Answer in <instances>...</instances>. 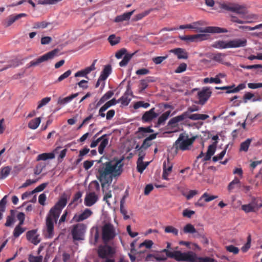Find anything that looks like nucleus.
Segmentation results:
<instances>
[{"label":"nucleus","instance_id":"nucleus-4","mask_svg":"<svg viewBox=\"0 0 262 262\" xmlns=\"http://www.w3.org/2000/svg\"><path fill=\"white\" fill-rule=\"evenodd\" d=\"M207 23L203 20H200L193 23L191 24L186 25H181L179 29H192L197 32L201 33H227L228 31L227 29L223 28H220L219 27H203V26L206 25Z\"/></svg>","mask_w":262,"mask_h":262},{"label":"nucleus","instance_id":"nucleus-58","mask_svg":"<svg viewBox=\"0 0 262 262\" xmlns=\"http://www.w3.org/2000/svg\"><path fill=\"white\" fill-rule=\"evenodd\" d=\"M187 64L185 63H181L178 68L175 70L176 73H181L186 71Z\"/></svg>","mask_w":262,"mask_h":262},{"label":"nucleus","instance_id":"nucleus-24","mask_svg":"<svg viewBox=\"0 0 262 262\" xmlns=\"http://www.w3.org/2000/svg\"><path fill=\"white\" fill-rule=\"evenodd\" d=\"M25 15L26 14L25 13H20L17 15H10L6 20V26L9 27L11 26L16 20L19 19V18Z\"/></svg>","mask_w":262,"mask_h":262},{"label":"nucleus","instance_id":"nucleus-26","mask_svg":"<svg viewBox=\"0 0 262 262\" xmlns=\"http://www.w3.org/2000/svg\"><path fill=\"white\" fill-rule=\"evenodd\" d=\"M157 136V134H152L150 135H149L148 137H147L143 142V143L142 144V147L144 149H146L147 148H148L150 145H151V141L152 140L155 139Z\"/></svg>","mask_w":262,"mask_h":262},{"label":"nucleus","instance_id":"nucleus-44","mask_svg":"<svg viewBox=\"0 0 262 262\" xmlns=\"http://www.w3.org/2000/svg\"><path fill=\"white\" fill-rule=\"evenodd\" d=\"M246 88V84L245 83H241L237 85V87L235 86L232 88V90L226 91L227 94L234 93L239 92V91L244 89Z\"/></svg>","mask_w":262,"mask_h":262},{"label":"nucleus","instance_id":"nucleus-2","mask_svg":"<svg viewBox=\"0 0 262 262\" xmlns=\"http://www.w3.org/2000/svg\"><path fill=\"white\" fill-rule=\"evenodd\" d=\"M67 203V198L61 196L55 205L51 208L46 219L47 232L48 237L51 238L54 234V221L57 222L62 209Z\"/></svg>","mask_w":262,"mask_h":262},{"label":"nucleus","instance_id":"nucleus-41","mask_svg":"<svg viewBox=\"0 0 262 262\" xmlns=\"http://www.w3.org/2000/svg\"><path fill=\"white\" fill-rule=\"evenodd\" d=\"M164 231L167 233H172L176 236H177L179 233V230L172 226H167L165 227Z\"/></svg>","mask_w":262,"mask_h":262},{"label":"nucleus","instance_id":"nucleus-29","mask_svg":"<svg viewBox=\"0 0 262 262\" xmlns=\"http://www.w3.org/2000/svg\"><path fill=\"white\" fill-rule=\"evenodd\" d=\"M170 114V111H168L162 114L158 118L156 126H159L163 124L165 121L168 119Z\"/></svg>","mask_w":262,"mask_h":262},{"label":"nucleus","instance_id":"nucleus-30","mask_svg":"<svg viewBox=\"0 0 262 262\" xmlns=\"http://www.w3.org/2000/svg\"><path fill=\"white\" fill-rule=\"evenodd\" d=\"M240 187V180L237 178L235 177L233 181H232L227 187L228 190L231 192L235 188Z\"/></svg>","mask_w":262,"mask_h":262},{"label":"nucleus","instance_id":"nucleus-64","mask_svg":"<svg viewBox=\"0 0 262 262\" xmlns=\"http://www.w3.org/2000/svg\"><path fill=\"white\" fill-rule=\"evenodd\" d=\"M226 152V149L223 150L220 154L215 156L213 157L212 160L214 162H216L219 160L222 159L224 156H225Z\"/></svg>","mask_w":262,"mask_h":262},{"label":"nucleus","instance_id":"nucleus-32","mask_svg":"<svg viewBox=\"0 0 262 262\" xmlns=\"http://www.w3.org/2000/svg\"><path fill=\"white\" fill-rule=\"evenodd\" d=\"M104 137L100 141L101 143L98 147V152L100 154L102 155L104 152V149L108 144V139Z\"/></svg>","mask_w":262,"mask_h":262},{"label":"nucleus","instance_id":"nucleus-21","mask_svg":"<svg viewBox=\"0 0 262 262\" xmlns=\"http://www.w3.org/2000/svg\"><path fill=\"white\" fill-rule=\"evenodd\" d=\"M216 142H215L213 144L209 145L206 154L204 158V161L209 160L211 159L212 156L214 155L216 149Z\"/></svg>","mask_w":262,"mask_h":262},{"label":"nucleus","instance_id":"nucleus-60","mask_svg":"<svg viewBox=\"0 0 262 262\" xmlns=\"http://www.w3.org/2000/svg\"><path fill=\"white\" fill-rule=\"evenodd\" d=\"M107 134H104V135H102V136H101L100 137L97 139L96 140H94L91 142V143L90 144V147L91 148L95 147L98 145V143L100 142L102 139H103V137H107Z\"/></svg>","mask_w":262,"mask_h":262},{"label":"nucleus","instance_id":"nucleus-12","mask_svg":"<svg viewBox=\"0 0 262 262\" xmlns=\"http://www.w3.org/2000/svg\"><path fill=\"white\" fill-rule=\"evenodd\" d=\"M188 116V112H185L180 115L177 116L175 117L171 118L168 122L167 127L168 128H174L178 126V123L182 121L185 119L187 118Z\"/></svg>","mask_w":262,"mask_h":262},{"label":"nucleus","instance_id":"nucleus-55","mask_svg":"<svg viewBox=\"0 0 262 262\" xmlns=\"http://www.w3.org/2000/svg\"><path fill=\"white\" fill-rule=\"evenodd\" d=\"M217 198L216 195H210L207 192L204 193L202 195V198L204 199L205 202H209Z\"/></svg>","mask_w":262,"mask_h":262},{"label":"nucleus","instance_id":"nucleus-1","mask_svg":"<svg viewBox=\"0 0 262 262\" xmlns=\"http://www.w3.org/2000/svg\"><path fill=\"white\" fill-rule=\"evenodd\" d=\"M124 157L120 159L115 158L113 160L102 163L98 168L96 175L98 180L101 183L103 191L105 185L108 186L112 183L113 178L120 176L123 171Z\"/></svg>","mask_w":262,"mask_h":262},{"label":"nucleus","instance_id":"nucleus-13","mask_svg":"<svg viewBox=\"0 0 262 262\" xmlns=\"http://www.w3.org/2000/svg\"><path fill=\"white\" fill-rule=\"evenodd\" d=\"M211 95V92L208 88L203 89L198 93L199 103L203 105L208 100Z\"/></svg>","mask_w":262,"mask_h":262},{"label":"nucleus","instance_id":"nucleus-40","mask_svg":"<svg viewBox=\"0 0 262 262\" xmlns=\"http://www.w3.org/2000/svg\"><path fill=\"white\" fill-rule=\"evenodd\" d=\"M251 142V139H247L246 141L242 142L241 144L240 150L247 151Z\"/></svg>","mask_w":262,"mask_h":262},{"label":"nucleus","instance_id":"nucleus-59","mask_svg":"<svg viewBox=\"0 0 262 262\" xmlns=\"http://www.w3.org/2000/svg\"><path fill=\"white\" fill-rule=\"evenodd\" d=\"M154 243L151 240H145L140 244V247H145L147 249H150L153 245Z\"/></svg>","mask_w":262,"mask_h":262},{"label":"nucleus","instance_id":"nucleus-27","mask_svg":"<svg viewBox=\"0 0 262 262\" xmlns=\"http://www.w3.org/2000/svg\"><path fill=\"white\" fill-rule=\"evenodd\" d=\"M114 92L113 91H109L107 92L99 100L98 102L97 103L95 108L97 107L107 100L110 99L113 95Z\"/></svg>","mask_w":262,"mask_h":262},{"label":"nucleus","instance_id":"nucleus-8","mask_svg":"<svg viewBox=\"0 0 262 262\" xmlns=\"http://www.w3.org/2000/svg\"><path fill=\"white\" fill-rule=\"evenodd\" d=\"M116 236L114 226L110 223L105 224L102 228V237L105 243L113 239Z\"/></svg>","mask_w":262,"mask_h":262},{"label":"nucleus","instance_id":"nucleus-28","mask_svg":"<svg viewBox=\"0 0 262 262\" xmlns=\"http://www.w3.org/2000/svg\"><path fill=\"white\" fill-rule=\"evenodd\" d=\"M209 116L208 115L206 114H193L191 115H189L188 113V116L187 118L192 120H204L207 118H208Z\"/></svg>","mask_w":262,"mask_h":262},{"label":"nucleus","instance_id":"nucleus-42","mask_svg":"<svg viewBox=\"0 0 262 262\" xmlns=\"http://www.w3.org/2000/svg\"><path fill=\"white\" fill-rule=\"evenodd\" d=\"M209 35L205 34H198L193 35V41H202L208 38Z\"/></svg>","mask_w":262,"mask_h":262},{"label":"nucleus","instance_id":"nucleus-62","mask_svg":"<svg viewBox=\"0 0 262 262\" xmlns=\"http://www.w3.org/2000/svg\"><path fill=\"white\" fill-rule=\"evenodd\" d=\"M48 24L46 21L36 22L34 23V28H45L47 27Z\"/></svg>","mask_w":262,"mask_h":262},{"label":"nucleus","instance_id":"nucleus-36","mask_svg":"<svg viewBox=\"0 0 262 262\" xmlns=\"http://www.w3.org/2000/svg\"><path fill=\"white\" fill-rule=\"evenodd\" d=\"M165 254H166V255H167V254L166 253H165ZM151 257H154V258L156 259V261H158L166 260L167 259V257H169L168 256H167V255L165 256L164 255H161V254H157L156 255L154 256L152 254H149L147 255L146 259L149 260V258Z\"/></svg>","mask_w":262,"mask_h":262},{"label":"nucleus","instance_id":"nucleus-5","mask_svg":"<svg viewBox=\"0 0 262 262\" xmlns=\"http://www.w3.org/2000/svg\"><path fill=\"white\" fill-rule=\"evenodd\" d=\"M194 141V138H189L187 134L183 133L179 135L178 139L173 144V148L176 152L179 150L185 151L189 149Z\"/></svg>","mask_w":262,"mask_h":262},{"label":"nucleus","instance_id":"nucleus-19","mask_svg":"<svg viewBox=\"0 0 262 262\" xmlns=\"http://www.w3.org/2000/svg\"><path fill=\"white\" fill-rule=\"evenodd\" d=\"M169 52L177 55L179 59L188 58V54L184 49L176 48L170 50Z\"/></svg>","mask_w":262,"mask_h":262},{"label":"nucleus","instance_id":"nucleus-16","mask_svg":"<svg viewBox=\"0 0 262 262\" xmlns=\"http://www.w3.org/2000/svg\"><path fill=\"white\" fill-rule=\"evenodd\" d=\"M247 40L246 38H236L229 40L230 48L244 47L247 45Z\"/></svg>","mask_w":262,"mask_h":262},{"label":"nucleus","instance_id":"nucleus-38","mask_svg":"<svg viewBox=\"0 0 262 262\" xmlns=\"http://www.w3.org/2000/svg\"><path fill=\"white\" fill-rule=\"evenodd\" d=\"M183 231L185 233L193 234L196 233V230L191 224H186L183 228Z\"/></svg>","mask_w":262,"mask_h":262},{"label":"nucleus","instance_id":"nucleus-35","mask_svg":"<svg viewBox=\"0 0 262 262\" xmlns=\"http://www.w3.org/2000/svg\"><path fill=\"white\" fill-rule=\"evenodd\" d=\"M135 54V53L125 54L123 59L119 62V66L121 67L126 66Z\"/></svg>","mask_w":262,"mask_h":262},{"label":"nucleus","instance_id":"nucleus-50","mask_svg":"<svg viewBox=\"0 0 262 262\" xmlns=\"http://www.w3.org/2000/svg\"><path fill=\"white\" fill-rule=\"evenodd\" d=\"M150 106V104L148 102H144V101H138L134 104V108L138 109L140 107L147 108Z\"/></svg>","mask_w":262,"mask_h":262},{"label":"nucleus","instance_id":"nucleus-63","mask_svg":"<svg viewBox=\"0 0 262 262\" xmlns=\"http://www.w3.org/2000/svg\"><path fill=\"white\" fill-rule=\"evenodd\" d=\"M126 49L122 48L116 53L115 57L118 59H120L122 57L123 55L126 54Z\"/></svg>","mask_w":262,"mask_h":262},{"label":"nucleus","instance_id":"nucleus-54","mask_svg":"<svg viewBox=\"0 0 262 262\" xmlns=\"http://www.w3.org/2000/svg\"><path fill=\"white\" fill-rule=\"evenodd\" d=\"M62 0H39L38 4L41 5H53Z\"/></svg>","mask_w":262,"mask_h":262},{"label":"nucleus","instance_id":"nucleus-56","mask_svg":"<svg viewBox=\"0 0 262 262\" xmlns=\"http://www.w3.org/2000/svg\"><path fill=\"white\" fill-rule=\"evenodd\" d=\"M167 57H168L167 55L165 56H158V57H154L152 59V60L156 64H159L161 63Z\"/></svg>","mask_w":262,"mask_h":262},{"label":"nucleus","instance_id":"nucleus-23","mask_svg":"<svg viewBox=\"0 0 262 262\" xmlns=\"http://www.w3.org/2000/svg\"><path fill=\"white\" fill-rule=\"evenodd\" d=\"M212 47L214 48L219 49H224L230 48L229 41H226L224 40H217L215 41L212 45Z\"/></svg>","mask_w":262,"mask_h":262},{"label":"nucleus","instance_id":"nucleus-52","mask_svg":"<svg viewBox=\"0 0 262 262\" xmlns=\"http://www.w3.org/2000/svg\"><path fill=\"white\" fill-rule=\"evenodd\" d=\"M117 101H118V103L120 102L122 105L126 106L129 103L130 99H128V96L126 94H124L117 100Z\"/></svg>","mask_w":262,"mask_h":262},{"label":"nucleus","instance_id":"nucleus-7","mask_svg":"<svg viewBox=\"0 0 262 262\" xmlns=\"http://www.w3.org/2000/svg\"><path fill=\"white\" fill-rule=\"evenodd\" d=\"M86 226L82 223H78L73 226L71 234L74 241H81L84 239Z\"/></svg>","mask_w":262,"mask_h":262},{"label":"nucleus","instance_id":"nucleus-6","mask_svg":"<svg viewBox=\"0 0 262 262\" xmlns=\"http://www.w3.org/2000/svg\"><path fill=\"white\" fill-rule=\"evenodd\" d=\"M219 7L221 9L227 11L235 12L240 15H245L247 13L246 8L242 5L235 3H219Z\"/></svg>","mask_w":262,"mask_h":262},{"label":"nucleus","instance_id":"nucleus-25","mask_svg":"<svg viewBox=\"0 0 262 262\" xmlns=\"http://www.w3.org/2000/svg\"><path fill=\"white\" fill-rule=\"evenodd\" d=\"M155 80L152 77H147L144 79H142L140 82V91H143L148 86V83L150 82H154Z\"/></svg>","mask_w":262,"mask_h":262},{"label":"nucleus","instance_id":"nucleus-34","mask_svg":"<svg viewBox=\"0 0 262 262\" xmlns=\"http://www.w3.org/2000/svg\"><path fill=\"white\" fill-rule=\"evenodd\" d=\"M78 93H75L69 96L66 97L64 98L59 99V100H58V103L60 104H65L66 103H68L69 102H70L72 100H73L74 98L78 96Z\"/></svg>","mask_w":262,"mask_h":262},{"label":"nucleus","instance_id":"nucleus-47","mask_svg":"<svg viewBox=\"0 0 262 262\" xmlns=\"http://www.w3.org/2000/svg\"><path fill=\"white\" fill-rule=\"evenodd\" d=\"M225 249L228 252L232 253L234 254H238L239 251L237 247L232 245L226 246Z\"/></svg>","mask_w":262,"mask_h":262},{"label":"nucleus","instance_id":"nucleus-39","mask_svg":"<svg viewBox=\"0 0 262 262\" xmlns=\"http://www.w3.org/2000/svg\"><path fill=\"white\" fill-rule=\"evenodd\" d=\"M108 40L112 46H115L120 42V37H116L115 35L112 34L109 36Z\"/></svg>","mask_w":262,"mask_h":262},{"label":"nucleus","instance_id":"nucleus-11","mask_svg":"<svg viewBox=\"0 0 262 262\" xmlns=\"http://www.w3.org/2000/svg\"><path fill=\"white\" fill-rule=\"evenodd\" d=\"M59 52L58 49H55L50 52L47 53L42 56L37 58L35 61H34V66L39 64L42 62L53 59L56 56Z\"/></svg>","mask_w":262,"mask_h":262},{"label":"nucleus","instance_id":"nucleus-46","mask_svg":"<svg viewBox=\"0 0 262 262\" xmlns=\"http://www.w3.org/2000/svg\"><path fill=\"white\" fill-rule=\"evenodd\" d=\"M71 73L72 71L71 70L67 71L58 78V79L55 81V83H58L62 81L66 78H68L71 74Z\"/></svg>","mask_w":262,"mask_h":262},{"label":"nucleus","instance_id":"nucleus-3","mask_svg":"<svg viewBox=\"0 0 262 262\" xmlns=\"http://www.w3.org/2000/svg\"><path fill=\"white\" fill-rule=\"evenodd\" d=\"M161 252L166 253L169 258H174L178 261L214 262V261L213 258L209 257H198L195 253L191 251L182 253L180 251L171 252L166 249H163Z\"/></svg>","mask_w":262,"mask_h":262},{"label":"nucleus","instance_id":"nucleus-43","mask_svg":"<svg viewBox=\"0 0 262 262\" xmlns=\"http://www.w3.org/2000/svg\"><path fill=\"white\" fill-rule=\"evenodd\" d=\"M153 132L154 130L151 128L150 126L146 127H140L138 128V132L140 134H142L143 137L146 136V133H152Z\"/></svg>","mask_w":262,"mask_h":262},{"label":"nucleus","instance_id":"nucleus-17","mask_svg":"<svg viewBox=\"0 0 262 262\" xmlns=\"http://www.w3.org/2000/svg\"><path fill=\"white\" fill-rule=\"evenodd\" d=\"M158 114L155 112V108H152L143 115L142 119L143 122H149L158 117Z\"/></svg>","mask_w":262,"mask_h":262},{"label":"nucleus","instance_id":"nucleus-18","mask_svg":"<svg viewBox=\"0 0 262 262\" xmlns=\"http://www.w3.org/2000/svg\"><path fill=\"white\" fill-rule=\"evenodd\" d=\"M112 71V68L110 65H107L103 69V71H102L100 77V79H102L103 82L101 84V88L103 89L105 85V82L104 81L107 79V78L108 77L109 75L111 74Z\"/></svg>","mask_w":262,"mask_h":262},{"label":"nucleus","instance_id":"nucleus-10","mask_svg":"<svg viewBox=\"0 0 262 262\" xmlns=\"http://www.w3.org/2000/svg\"><path fill=\"white\" fill-rule=\"evenodd\" d=\"M92 214L93 212L91 209L86 208L80 214H75L72 219L71 223L82 222L90 217Z\"/></svg>","mask_w":262,"mask_h":262},{"label":"nucleus","instance_id":"nucleus-53","mask_svg":"<svg viewBox=\"0 0 262 262\" xmlns=\"http://www.w3.org/2000/svg\"><path fill=\"white\" fill-rule=\"evenodd\" d=\"M204 82L206 83H215L216 84L221 83V80L218 77L216 76L214 78H205L204 79Z\"/></svg>","mask_w":262,"mask_h":262},{"label":"nucleus","instance_id":"nucleus-31","mask_svg":"<svg viewBox=\"0 0 262 262\" xmlns=\"http://www.w3.org/2000/svg\"><path fill=\"white\" fill-rule=\"evenodd\" d=\"M55 158V155L53 152L50 153H43L39 155L37 158L36 161H45L48 159H52Z\"/></svg>","mask_w":262,"mask_h":262},{"label":"nucleus","instance_id":"nucleus-15","mask_svg":"<svg viewBox=\"0 0 262 262\" xmlns=\"http://www.w3.org/2000/svg\"><path fill=\"white\" fill-rule=\"evenodd\" d=\"M98 200V196L95 192H92L87 193L84 199V204L86 206L90 207L95 204Z\"/></svg>","mask_w":262,"mask_h":262},{"label":"nucleus","instance_id":"nucleus-49","mask_svg":"<svg viewBox=\"0 0 262 262\" xmlns=\"http://www.w3.org/2000/svg\"><path fill=\"white\" fill-rule=\"evenodd\" d=\"M51 97H47L42 99L40 101L38 102V104L37 107V109H39L40 108L46 105L51 101Z\"/></svg>","mask_w":262,"mask_h":262},{"label":"nucleus","instance_id":"nucleus-45","mask_svg":"<svg viewBox=\"0 0 262 262\" xmlns=\"http://www.w3.org/2000/svg\"><path fill=\"white\" fill-rule=\"evenodd\" d=\"M21 225H18L15 227L13 231V236L15 237H18L21 234H22L25 230L21 227Z\"/></svg>","mask_w":262,"mask_h":262},{"label":"nucleus","instance_id":"nucleus-33","mask_svg":"<svg viewBox=\"0 0 262 262\" xmlns=\"http://www.w3.org/2000/svg\"><path fill=\"white\" fill-rule=\"evenodd\" d=\"M21 64V62L17 58L10 61L9 64L5 66L4 68L0 69V72L5 70L9 68H15Z\"/></svg>","mask_w":262,"mask_h":262},{"label":"nucleus","instance_id":"nucleus-20","mask_svg":"<svg viewBox=\"0 0 262 262\" xmlns=\"http://www.w3.org/2000/svg\"><path fill=\"white\" fill-rule=\"evenodd\" d=\"M226 56V54L225 53H216L211 54L210 58L214 61L225 64V58Z\"/></svg>","mask_w":262,"mask_h":262},{"label":"nucleus","instance_id":"nucleus-48","mask_svg":"<svg viewBox=\"0 0 262 262\" xmlns=\"http://www.w3.org/2000/svg\"><path fill=\"white\" fill-rule=\"evenodd\" d=\"M7 195H5L0 201V212L3 213L6 210Z\"/></svg>","mask_w":262,"mask_h":262},{"label":"nucleus","instance_id":"nucleus-51","mask_svg":"<svg viewBox=\"0 0 262 262\" xmlns=\"http://www.w3.org/2000/svg\"><path fill=\"white\" fill-rule=\"evenodd\" d=\"M254 206L251 204L247 205H243L242 206V209L246 212H250L254 211Z\"/></svg>","mask_w":262,"mask_h":262},{"label":"nucleus","instance_id":"nucleus-9","mask_svg":"<svg viewBox=\"0 0 262 262\" xmlns=\"http://www.w3.org/2000/svg\"><path fill=\"white\" fill-rule=\"evenodd\" d=\"M115 250L110 245H101L98 247L97 253L98 256L102 259L110 258L115 254Z\"/></svg>","mask_w":262,"mask_h":262},{"label":"nucleus","instance_id":"nucleus-61","mask_svg":"<svg viewBox=\"0 0 262 262\" xmlns=\"http://www.w3.org/2000/svg\"><path fill=\"white\" fill-rule=\"evenodd\" d=\"M195 214V212L193 210H190L188 209H185L183 211V216L188 218H191L192 215Z\"/></svg>","mask_w":262,"mask_h":262},{"label":"nucleus","instance_id":"nucleus-14","mask_svg":"<svg viewBox=\"0 0 262 262\" xmlns=\"http://www.w3.org/2000/svg\"><path fill=\"white\" fill-rule=\"evenodd\" d=\"M172 167L173 164L169 161V158L168 157L167 160L164 161L163 164L162 178L164 180H168V177L172 171Z\"/></svg>","mask_w":262,"mask_h":262},{"label":"nucleus","instance_id":"nucleus-57","mask_svg":"<svg viewBox=\"0 0 262 262\" xmlns=\"http://www.w3.org/2000/svg\"><path fill=\"white\" fill-rule=\"evenodd\" d=\"M118 103V101H117V100H116V99L113 98L106 102L103 106L105 107V108L107 110L111 106L115 105Z\"/></svg>","mask_w":262,"mask_h":262},{"label":"nucleus","instance_id":"nucleus-22","mask_svg":"<svg viewBox=\"0 0 262 262\" xmlns=\"http://www.w3.org/2000/svg\"><path fill=\"white\" fill-rule=\"evenodd\" d=\"M135 10L123 13L122 15H118L116 17L114 21L116 23L122 22L125 20H128L131 16L135 12Z\"/></svg>","mask_w":262,"mask_h":262},{"label":"nucleus","instance_id":"nucleus-37","mask_svg":"<svg viewBox=\"0 0 262 262\" xmlns=\"http://www.w3.org/2000/svg\"><path fill=\"white\" fill-rule=\"evenodd\" d=\"M11 169L9 166L2 168L0 171V179H4L7 177L10 173Z\"/></svg>","mask_w":262,"mask_h":262}]
</instances>
